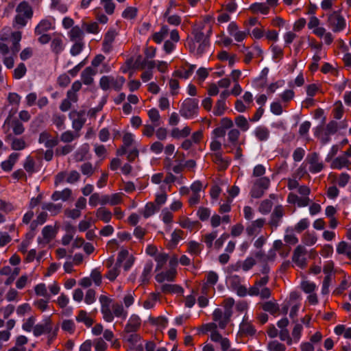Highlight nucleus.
<instances>
[{"label":"nucleus","instance_id":"obj_45","mask_svg":"<svg viewBox=\"0 0 351 351\" xmlns=\"http://www.w3.org/2000/svg\"><path fill=\"white\" fill-rule=\"evenodd\" d=\"M148 117L154 124V126L157 127L160 125L159 120L160 119V116L157 109L152 108L149 110L148 111Z\"/></svg>","mask_w":351,"mask_h":351},{"label":"nucleus","instance_id":"obj_16","mask_svg":"<svg viewBox=\"0 0 351 351\" xmlns=\"http://www.w3.org/2000/svg\"><path fill=\"white\" fill-rule=\"evenodd\" d=\"M64 49L62 36H55L51 43V49L56 55H59Z\"/></svg>","mask_w":351,"mask_h":351},{"label":"nucleus","instance_id":"obj_21","mask_svg":"<svg viewBox=\"0 0 351 351\" xmlns=\"http://www.w3.org/2000/svg\"><path fill=\"white\" fill-rule=\"evenodd\" d=\"M12 38V45L11 47V51L13 54L17 53L21 49L20 41L21 40V32H14L11 34Z\"/></svg>","mask_w":351,"mask_h":351},{"label":"nucleus","instance_id":"obj_47","mask_svg":"<svg viewBox=\"0 0 351 351\" xmlns=\"http://www.w3.org/2000/svg\"><path fill=\"white\" fill-rule=\"evenodd\" d=\"M138 10L134 7H128L122 13V17L126 19H133L137 15Z\"/></svg>","mask_w":351,"mask_h":351},{"label":"nucleus","instance_id":"obj_37","mask_svg":"<svg viewBox=\"0 0 351 351\" xmlns=\"http://www.w3.org/2000/svg\"><path fill=\"white\" fill-rule=\"evenodd\" d=\"M160 209L159 206H157L153 202H148L143 211V215L145 218H148L153 215L156 211H158Z\"/></svg>","mask_w":351,"mask_h":351},{"label":"nucleus","instance_id":"obj_6","mask_svg":"<svg viewBox=\"0 0 351 351\" xmlns=\"http://www.w3.org/2000/svg\"><path fill=\"white\" fill-rule=\"evenodd\" d=\"M306 254V248L302 245H298L294 250L292 261L298 266L304 268L306 266V260L304 256Z\"/></svg>","mask_w":351,"mask_h":351},{"label":"nucleus","instance_id":"obj_40","mask_svg":"<svg viewBox=\"0 0 351 351\" xmlns=\"http://www.w3.org/2000/svg\"><path fill=\"white\" fill-rule=\"evenodd\" d=\"M227 109L226 101L222 99H218L213 110V114L215 116H221Z\"/></svg>","mask_w":351,"mask_h":351},{"label":"nucleus","instance_id":"obj_29","mask_svg":"<svg viewBox=\"0 0 351 351\" xmlns=\"http://www.w3.org/2000/svg\"><path fill=\"white\" fill-rule=\"evenodd\" d=\"M250 10L253 13L261 12L263 14H267L269 11V7L266 3H254L250 5Z\"/></svg>","mask_w":351,"mask_h":351},{"label":"nucleus","instance_id":"obj_27","mask_svg":"<svg viewBox=\"0 0 351 351\" xmlns=\"http://www.w3.org/2000/svg\"><path fill=\"white\" fill-rule=\"evenodd\" d=\"M71 190L66 188L62 191H55L51 195V199L54 201H58L59 199L66 201L71 197Z\"/></svg>","mask_w":351,"mask_h":351},{"label":"nucleus","instance_id":"obj_61","mask_svg":"<svg viewBox=\"0 0 351 351\" xmlns=\"http://www.w3.org/2000/svg\"><path fill=\"white\" fill-rule=\"evenodd\" d=\"M254 184L261 189H263V191H265L269 186L270 180L267 177H261V178L258 179Z\"/></svg>","mask_w":351,"mask_h":351},{"label":"nucleus","instance_id":"obj_24","mask_svg":"<svg viewBox=\"0 0 351 351\" xmlns=\"http://www.w3.org/2000/svg\"><path fill=\"white\" fill-rule=\"evenodd\" d=\"M269 130L265 126H258L254 130V135L260 141H265L269 137Z\"/></svg>","mask_w":351,"mask_h":351},{"label":"nucleus","instance_id":"obj_8","mask_svg":"<svg viewBox=\"0 0 351 351\" xmlns=\"http://www.w3.org/2000/svg\"><path fill=\"white\" fill-rule=\"evenodd\" d=\"M285 215V210L281 205L276 206L271 215L269 225L273 228H276Z\"/></svg>","mask_w":351,"mask_h":351},{"label":"nucleus","instance_id":"obj_26","mask_svg":"<svg viewBox=\"0 0 351 351\" xmlns=\"http://www.w3.org/2000/svg\"><path fill=\"white\" fill-rule=\"evenodd\" d=\"M76 321L77 322H83L87 327H90L93 323V319L88 315V313L84 310H80L78 315L76 316Z\"/></svg>","mask_w":351,"mask_h":351},{"label":"nucleus","instance_id":"obj_59","mask_svg":"<svg viewBox=\"0 0 351 351\" xmlns=\"http://www.w3.org/2000/svg\"><path fill=\"white\" fill-rule=\"evenodd\" d=\"M309 226V222L307 219H301L294 227V230L298 233H300L306 230Z\"/></svg>","mask_w":351,"mask_h":351},{"label":"nucleus","instance_id":"obj_33","mask_svg":"<svg viewBox=\"0 0 351 351\" xmlns=\"http://www.w3.org/2000/svg\"><path fill=\"white\" fill-rule=\"evenodd\" d=\"M187 252L191 255L197 256L201 253L202 245L201 243L195 241H191L188 243Z\"/></svg>","mask_w":351,"mask_h":351},{"label":"nucleus","instance_id":"obj_31","mask_svg":"<svg viewBox=\"0 0 351 351\" xmlns=\"http://www.w3.org/2000/svg\"><path fill=\"white\" fill-rule=\"evenodd\" d=\"M168 32H169L168 26L164 25L161 27L160 30L158 32H155L152 35V39L155 43L160 44L162 43L163 39L167 36Z\"/></svg>","mask_w":351,"mask_h":351},{"label":"nucleus","instance_id":"obj_42","mask_svg":"<svg viewBox=\"0 0 351 351\" xmlns=\"http://www.w3.org/2000/svg\"><path fill=\"white\" fill-rule=\"evenodd\" d=\"M42 234L43 236V238L48 243L55 237L56 232L53 228L51 226H47L44 227V228L43 229Z\"/></svg>","mask_w":351,"mask_h":351},{"label":"nucleus","instance_id":"obj_41","mask_svg":"<svg viewBox=\"0 0 351 351\" xmlns=\"http://www.w3.org/2000/svg\"><path fill=\"white\" fill-rule=\"evenodd\" d=\"M160 293H152L147 299L143 302V307L149 309L154 306L156 302L159 298Z\"/></svg>","mask_w":351,"mask_h":351},{"label":"nucleus","instance_id":"obj_52","mask_svg":"<svg viewBox=\"0 0 351 351\" xmlns=\"http://www.w3.org/2000/svg\"><path fill=\"white\" fill-rule=\"evenodd\" d=\"M333 117L336 119H341L343 114V106L340 101L335 103V108L332 110Z\"/></svg>","mask_w":351,"mask_h":351},{"label":"nucleus","instance_id":"obj_64","mask_svg":"<svg viewBox=\"0 0 351 351\" xmlns=\"http://www.w3.org/2000/svg\"><path fill=\"white\" fill-rule=\"evenodd\" d=\"M255 265V259L252 257H248L243 261L241 267L243 271H247L251 269Z\"/></svg>","mask_w":351,"mask_h":351},{"label":"nucleus","instance_id":"obj_50","mask_svg":"<svg viewBox=\"0 0 351 351\" xmlns=\"http://www.w3.org/2000/svg\"><path fill=\"white\" fill-rule=\"evenodd\" d=\"M197 215L201 221H206L210 216V210L208 208L199 207L197 210Z\"/></svg>","mask_w":351,"mask_h":351},{"label":"nucleus","instance_id":"obj_3","mask_svg":"<svg viewBox=\"0 0 351 351\" xmlns=\"http://www.w3.org/2000/svg\"><path fill=\"white\" fill-rule=\"evenodd\" d=\"M198 110V100L197 99H186L180 108V113L181 116L186 119H191L197 115Z\"/></svg>","mask_w":351,"mask_h":351},{"label":"nucleus","instance_id":"obj_22","mask_svg":"<svg viewBox=\"0 0 351 351\" xmlns=\"http://www.w3.org/2000/svg\"><path fill=\"white\" fill-rule=\"evenodd\" d=\"M9 125L12 128L14 135L19 136L25 132V127L23 124L16 117H14L12 121H10Z\"/></svg>","mask_w":351,"mask_h":351},{"label":"nucleus","instance_id":"obj_63","mask_svg":"<svg viewBox=\"0 0 351 351\" xmlns=\"http://www.w3.org/2000/svg\"><path fill=\"white\" fill-rule=\"evenodd\" d=\"M81 171L84 175L90 176L94 173L93 165L90 162H85L81 166Z\"/></svg>","mask_w":351,"mask_h":351},{"label":"nucleus","instance_id":"obj_2","mask_svg":"<svg viewBox=\"0 0 351 351\" xmlns=\"http://www.w3.org/2000/svg\"><path fill=\"white\" fill-rule=\"evenodd\" d=\"M16 12L17 14L15 16L14 22L21 27L26 25L27 21L31 19L33 16L32 8L25 1L21 2L18 5Z\"/></svg>","mask_w":351,"mask_h":351},{"label":"nucleus","instance_id":"obj_56","mask_svg":"<svg viewBox=\"0 0 351 351\" xmlns=\"http://www.w3.org/2000/svg\"><path fill=\"white\" fill-rule=\"evenodd\" d=\"M120 268L121 267H117V265L115 264L106 274V277L110 281L114 280L120 273Z\"/></svg>","mask_w":351,"mask_h":351},{"label":"nucleus","instance_id":"obj_20","mask_svg":"<svg viewBox=\"0 0 351 351\" xmlns=\"http://www.w3.org/2000/svg\"><path fill=\"white\" fill-rule=\"evenodd\" d=\"M52 23L48 19H43L37 25L35 28L34 32L36 35H40L43 33L52 29Z\"/></svg>","mask_w":351,"mask_h":351},{"label":"nucleus","instance_id":"obj_44","mask_svg":"<svg viewBox=\"0 0 351 351\" xmlns=\"http://www.w3.org/2000/svg\"><path fill=\"white\" fill-rule=\"evenodd\" d=\"M27 69L24 63H20L14 70L13 77L19 80L22 78L26 73Z\"/></svg>","mask_w":351,"mask_h":351},{"label":"nucleus","instance_id":"obj_57","mask_svg":"<svg viewBox=\"0 0 351 351\" xmlns=\"http://www.w3.org/2000/svg\"><path fill=\"white\" fill-rule=\"evenodd\" d=\"M34 166L35 162L34 159L31 156L27 157L23 165L25 171L29 173H32L34 172Z\"/></svg>","mask_w":351,"mask_h":351},{"label":"nucleus","instance_id":"obj_17","mask_svg":"<svg viewBox=\"0 0 351 351\" xmlns=\"http://www.w3.org/2000/svg\"><path fill=\"white\" fill-rule=\"evenodd\" d=\"M153 268V263L149 261L145 265L143 273L141 276L140 280L141 284H148L151 278V272Z\"/></svg>","mask_w":351,"mask_h":351},{"label":"nucleus","instance_id":"obj_19","mask_svg":"<svg viewBox=\"0 0 351 351\" xmlns=\"http://www.w3.org/2000/svg\"><path fill=\"white\" fill-rule=\"evenodd\" d=\"M161 291L165 294L182 293L183 288L178 285L163 284L160 287Z\"/></svg>","mask_w":351,"mask_h":351},{"label":"nucleus","instance_id":"obj_62","mask_svg":"<svg viewBox=\"0 0 351 351\" xmlns=\"http://www.w3.org/2000/svg\"><path fill=\"white\" fill-rule=\"evenodd\" d=\"M100 88L104 90H107L110 88V75L102 76L99 80Z\"/></svg>","mask_w":351,"mask_h":351},{"label":"nucleus","instance_id":"obj_4","mask_svg":"<svg viewBox=\"0 0 351 351\" xmlns=\"http://www.w3.org/2000/svg\"><path fill=\"white\" fill-rule=\"evenodd\" d=\"M328 25L334 32H339L345 28L346 21L339 12L335 11L328 16Z\"/></svg>","mask_w":351,"mask_h":351},{"label":"nucleus","instance_id":"obj_34","mask_svg":"<svg viewBox=\"0 0 351 351\" xmlns=\"http://www.w3.org/2000/svg\"><path fill=\"white\" fill-rule=\"evenodd\" d=\"M262 308L271 315H276L280 310L278 304L272 301H268L263 303L262 304Z\"/></svg>","mask_w":351,"mask_h":351},{"label":"nucleus","instance_id":"obj_55","mask_svg":"<svg viewBox=\"0 0 351 351\" xmlns=\"http://www.w3.org/2000/svg\"><path fill=\"white\" fill-rule=\"evenodd\" d=\"M35 293L37 295L43 296L45 298H50V295L47 293L46 286L44 283H40L37 285L35 288Z\"/></svg>","mask_w":351,"mask_h":351},{"label":"nucleus","instance_id":"obj_58","mask_svg":"<svg viewBox=\"0 0 351 351\" xmlns=\"http://www.w3.org/2000/svg\"><path fill=\"white\" fill-rule=\"evenodd\" d=\"M82 27L84 28L88 33L97 34L99 32V25L96 22L90 23H84Z\"/></svg>","mask_w":351,"mask_h":351},{"label":"nucleus","instance_id":"obj_12","mask_svg":"<svg viewBox=\"0 0 351 351\" xmlns=\"http://www.w3.org/2000/svg\"><path fill=\"white\" fill-rule=\"evenodd\" d=\"M8 140L12 141L10 146L11 149L13 150H23L27 147V143L23 138L14 137L12 134L6 136L5 141Z\"/></svg>","mask_w":351,"mask_h":351},{"label":"nucleus","instance_id":"obj_30","mask_svg":"<svg viewBox=\"0 0 351 351\" xmlns=\"http://www.w3.org/2000/svg\"><path fill=\"white\" fill-rule=\"evenodd\" d=\"M349 164L348 158L342 155L333 160L331 167L332 169H341L343 167H348Z\"/></svg>","mask_w":351,"mask_h":351},{"label":"nucleus","instance_id":"obj_53","mask_svg":"<svg viewBox=\"0 0 351 351\" xmlns=\"http://www.w3.org/2000/svg\"><path fill=\"white\" fill-rule=\"evenodd\" d=\"M267 348L269 351H285L286 350L285 346L278 341H272L269 342Z\"/></svg>","mask_w":351,"mask_h":351},{"label":"nucleus","instance_id":"obj_36","mask_svg":"<svg viewBox=\"0 0 351 351\" xmlns=\"http://www.w3.org/2000/svg\"><path fill=\"white\" fill-rule=\"evenodd\" d=\"M234 122L236 125L243 132H245L250 128V124L247 119L243 115H239L236 117L234 119Z\"/></svg>","mask_w":351,"mask_h":351},{"label":"nucleus","instance_id":"obj_18","mask_svg":"<svg viewBox=\"0 0 351 351\" xmlns=\"http://www.w3.org/2000/svg\"><path fill=\"white\" fill-rule=\"evenodd\" d=\"M95 74L96 71L92 67H86L81 74V77L83 83L86 85L91 84L93 82V76Z\"/></svg>","mask_w":351,"mask_h":351},{"label":"nucleus","instance_id":"obj_32","mask_svg":"<svg viewBox=\"0 0 351 351\" xmlns=\"http://www.w3.org/2000/svg\"><path fill=\"white\" fill-rule=\"evenodd\" d=\"M191 128L188 126L184 127L182 130L175 128L171 130V136L175 138L187 137L191 133Z\"/></svg>","mask_w":351,"mask_h":351},{"label":"nucleus","instance_id":"obj_51","mask_svg":"<svg viewBox=\"0 0 351 351\" xmlns=\"http://www.w3.org/2000/svg\"><path fill=\"white\" fill-rule=\"evenodd\" d=\"M62 329L66 332L73 334L75 330V326L73 320L66 319L62 322Z\"/></svg>","mask_w":351,"mask_h":351},{"label":"nucleus","instance_id":"obj_9","mask_svg":"<svg viewBox=\"0 0 351 351\" xmlns=\"http://www.w3.org/2000/svg\"><path fill=\"white\" fill-rule=\"evenodd\" d=\"M308 160L310 164L309 171L311 173H319L323 169L324 165L319 162V157L317 153L313 152L308 155Z\"/></svg>","mask_w":351,"mask_h":351},{"label":"nucleus","instance_id":"obj_15","mask_svg":"<svg viewBox=\"0 0 351 351\" xmlns=\"http://www.w3.org/2000/svg\"><path fill=\"white\" fill-rule=\"evenodd\" d=\"M68 34L71 41H84L83 27L81 28L77 25L72 27Z\"/></svg>","mask_w":351,"mask_h":351},{"label":"nucleus","instance_id":"obj_13","mask_svg":"<svg viewBox=\"0 0 351 351\" xmlns=\"http://www.w3.org/2000/svg\"><path fill=\"white\" fill-rule=\"evenodd\" d=\"M239 331L245 335L253 336L256 334V330L254 326L247 321V317L244 316L242 322L239 326Z\"/></svg>","mask_w":351,"mask_h":351},{"label":"nucleus","instance_id":"obj_23","mask_svg":"<svg viewBox=\"0 0 351 351\" xmlns=\"http://www.w3.org/2000/svg\"><path fill=\"white\" fill-rule=\"evenodd\" d=\"M213 160L220 166L221 170L226 169L230 163V160L229 158H223L220 152L215 153L213 156Z\"/></svg>","mask_w":351,"mask_h":351},{"label":"nucleus","instance_id":"obj_28","mask_svg":"<svg viewBox=\"0 0 351 351\" xmlns=\"http://www.w3.org/2000/svg\"><path fill=\"white\" fill-rule=\"evenodd\" d=\"M180 225L183 228H186L192 231L193 230H198L202 227V224L198 221H191L189 218H186L180 221Z\"/></svg>","mask_w":351,"mask_h":351},{"label":"nucleus","instance_id":"obj_49","mask_svg":"<svg viewBox=\"0 0 351 351\" xmlns=\"http://www.w3.org/2000/svg\"><path fill=\"white\" fill-rule=\"evenodd\" d=\"M217 237V232L213 231L209 234H206L204 236L202 241L206 244L208 248L210 249L213 247V241Z\"/></svg>","mask_w":351,"mask_h":351},{"label":"nucleus","instance_id":"obj_14","mask_svg":"<svg viewBox=\"0 0 351 351\" xmlns=\"http://www.w3.org/2000/svg\"><path fill=\"white\" fill-rule=\"evenodd\" d=\"M20 154L19 153H12L6 160L1 162V167L2 169L5 171H10L16 162Z\"/></svg>","mask_w":351,"mask_h":351},{"label":"nucleus","instance_id":"obj_48","mask_svg":"<svg viewBox=\"0 0 351 351\" xmlns=\"http://www.w3.org/2000/svg\"><path fill=\"white\" fill-rule=\"evenodd\" d=\"M74 44L71 49V54L73 56H77L81 53L84 47V41H73Z\"/></svg>","mask_w":351,"mask_h":351},{"label":"nucleus","instance_id":"obj_7","mask_svg":"<svg viewBox=\"0 0 351 351\" xmlns=\"http://www.w3.org/2000/svg\"><path fill=\"white\" fill-rule=\"evenodd\" d=\"M117 35L114 29H110L105 34L102 43V50L105 53H109L112 49V43Z\"/></svg>","mask_w":351,"mask_h":351},{"label":"nucleus","instance_id":"obj_35","mask_svg":"<svg viewBox=\"0 0 351 351\" xmlns=\"http://www.w3.org/2000/svg\"><path fill=\"white\" fill-rule=\"evenodd\" d=\"M240 132L237 129H232L228 133V143L232 146H237L239 145V138L240 136Z\"/></svg>","mask_w":351,"mask_h":351},{"label":"nucleus","instance_id":"obj_54","mask_svg":"<svg viewBox=\"0 0 351 351\" xmlns=\"http://www.w3.org/2000/svg\"><path fill=\"white\" fill-rule=\"evenodd\" d=\"M73 119V123L72 126L73 128L76 131H80L82 127L84 126V123H86V118H81V117H72Z\"/></svg>","mask_w":351,"mask_h":351},{"label":"nucleus","instance_id":"obj_60","mask_svg":"<svg viewBox=\"0 0 351 351\" xmlns=\"http://www.w3.org/2000/svg\"><path fill=\"white\" fill-rule=\"evenodd\" d=\"M272 207V202L269 199L263 201L259 206V211L263 214H267L270 212Z\"/></svg>","mask_w":351,"mask_h":351},{"label":"nucleus","instance_id":"obj_10","mask_svg":"<svg viewBox=\"0 0 351 351\" xmlns=\"http://www.w3.org/2000/svg\"><path fill=\"white\" fill-rule=\"evenodd\" d=\"M51 321L49 318L45 320L44 324H38L34 326L33 333L34 336L38 337L43 334L51 333L52 331Z\"/></svg>","mask_w":351,"mask_h":351},{"label":"nucleus","instance_id":"obj_1","mask_svg":"<svg viewBox=\"0 0 351 351\" xmlns=\"http://www.w3.org/2000/svg\"><path fill=\"white\" fill-rule=\"evenodd\" d=\"M99 302L101 303V312L103 315L104 319L107 322H111L114 319V316L121 317L125 319L127 317L128 313L124 310L121 304H113L111 311L112 300L108 297L101 295L99 297Z\"/></svg>","mask_w":351,"mask_h":351},{"label":"nucleus","instance_id":"obj_46","mask_svg":"<svg viewBox=\"0 0 351 351\" xmlns=\"http://www.w3.org/2000/svg\"><path fill=\"white\" fill-rule=\"evenodd\" d=\"M62 208L60 204H55L53 203H46L43 205V209L51 212L53 215H57Z\"/></svg>","mask_w":351,"mask_h":351},{"label":"nucleus","instance_id":"obj_5","mask_svg":"<svg viewBox=\"0 0 351 351\" xmlns=\"http://www.w3.org/2000/svg\"><path fill=\"white\" fill-rule=\"evenodd\" d=\"M248 294L252 296H258L263 300L268 299L271 296V290L268 287H263L255 281L253 286L248 290Z\"/></svg>","mask_w":351,"mask_h":351},{"label":"nucleus","instance_id":"obj_11","mask_svg":"<svg viewBox=\"0 0 351 351\" xmlns=\"http://www.w3.org/2000/svg\"><path fill=\"white\" fill-rule=\"evenodd\" d=\"M141 324V320L140 317L136 315H132L125 325L124 332L128 334L135 332L139 329Z\"/></svg>","mask_w":351,"mask_h":351},{"label":"nucleus","instance_id":"obj_43","mask_svg":"<svg viewBox=\"0 0 351 351\" xmlns=\"http://www.w3.org/2000/svg\"><path fill=\"white\" fill-rule=\"evenodd\" d=\"M195 69V65L191 64V65H189V68L184 71H175L174 75L181 77V78L187 79L193 74Z\"/></svg>","mask_w":351,"mask_h":351},{"label":"nucleus","instance_id":"obj_39","mask_svg":"<svg viewBox=\"0 0 351 351\" xmlns=\"http://www.w3.org/2000/svg\"><path fill=\"white\" fill-rule=\"evenodd\" d=\"M125 78L123 76H118L114 77L110 75V86H112L115 90L119 91L121 89L123 85L125 83Z\"/></svg>","mask_w":351,"mask_h":351},{"label":"nucleus","instance_id":"obj_38","mask_svg":"<svg viewBox=\"0 0 351 351\" xmlns=\"http://www.w3.org/2000/svg\"><path fill=\"white\" fill-rule=\"evenodd\" d=\"M192 34L194 37L193 40L197 43L203 42L206 39H209L208 36L204 35L202 27L194 28L192 31Z\"/></svg>","mask_w":351,"mask_h":351},{"label":"nucleus","instance_id":"obj_25","mask_svg":"<svg viewBox=\"0 0 351 351\" xmlns=\"http://www.w3.org/2000/svg\"><path fill=\"white\" fill-rule=\"evenodd\" d=\"M96 216L104 223H108L112 219V213L105 207H100L96 211Z\"/></svg>","mask_w":351,"mask_h":351}]
</instances>
